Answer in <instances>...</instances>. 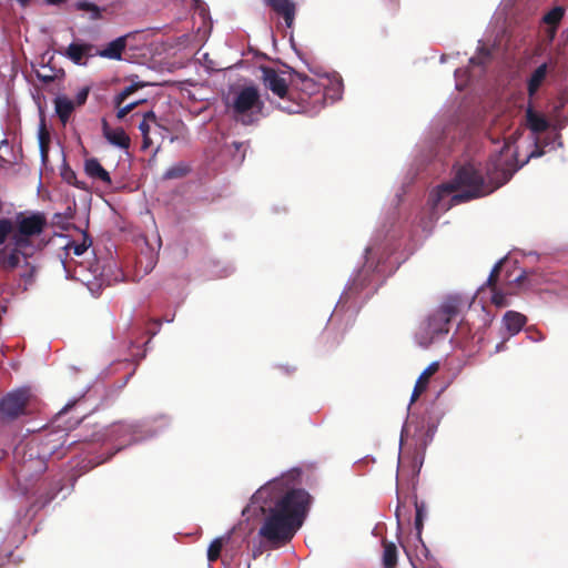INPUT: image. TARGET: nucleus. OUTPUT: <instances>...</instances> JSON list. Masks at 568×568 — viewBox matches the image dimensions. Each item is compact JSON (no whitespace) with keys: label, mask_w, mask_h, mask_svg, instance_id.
I'll return each mask as SVG.
<instances>
[{"label":"nucleus","mask_w":568,"mask_h":568,"mask_svg":"<svg viewBox=\"0 0 568 568\" xmlns=\"http://www.w3.org/2000/svg\"><path fill=\"white\" fill-rule=\"evenodd\" d=\"M561 146L562 144H503L484 166L476 160L466 162L457 170L453 182L432 191L427 207L418 217L417 227L424 235H428L440 213L452 205L493 193L530 159L550 152L557 153Z\"/></svg>","instance_id":"1"},{"label":"nucleus","mask_w":568,"mask_h":568,"mask_svg":"<svg viewBox=\"0 0 568 568\" xmlns=\"http://www.w3.org/2000/svg\"><path fill=\"white\" fill-rule=\"evenodd\" d=\"M300 483L301 470L292 468L268 480L252 497L251 507H258L264 515L258 535L275 547L293 538L308 511L311 496L296 487Z\"/></svg>","instance_id":"2"},{"label":"nucleus","mask_w":568,"mask_h":568,"mask_svg":"<svg viewBox=\"0 0 568 568\" xmlns=\"http://www.w3.org/2000/svg\"><path fill=\"white\" fill-rule=\"evenodd\" d=\"M12 242L0 250V267L6 271L20 270L26 286L34 280L37 265L33 255L40 248L34 237L40 235L47 224L43 214H18Z\"/></svg>","instance_id":"3"},{"label":"nucleus","mask_w":568,"mask_h":568,"mask_svg":"<svg viewBox=\"0 0 568 568\" xmlns=\"http://www.w3.org/2000/svg\"><path fill=\"white\" fill-rule=\"evenodd\" d=\"M390 255L389 241L386 237H382L379 234L375 235L371 241L369 245L365 250V265L358 272L352 283L347 285L343 292L338 305L343 300L348 298V294L353 291H357L359 287H364L367 284L376 283L379 281V276L384 275L386 270L384 263Z\"/></svg>","instance_id":"4"},{"label":"nucleus","mask_w":568,"mask_h":568,"mask_svg":"<svg viewBox=\"0 0 568 568\" xmlns=\"http://www.w3.org/2000/svg\"><path fill=\"white\" fill-rule=\"evenodd\" d=\"M458 313L456 301H448L430 313L420 323L416 334V343L426 348L433 343L446 337L449 332V323Z\"/></svg>","instance_id":"5"},{"label":"nucleus","mask_w":568,"mask_h":568,"mask_svg":"<svg viewBox=\"0 0 568 568\" xmlns=\"http://www.w3.org/2000/svg\"><path fill=\"white\" fill-rule=\"evenodd\" d=\"M225 105L234 120L250 125L262 115L264 102L256 87L246 85L235 91L232 98L226 100Z\"/></svg>","instance_id":"6"},{"label":"nucleus","mask_w":568,"mask_h":568,"mask_svg":"<svg viewBox=\"0 0 568 568\" xmlns=\"http://www.w3.org/2000/svg\"><path fill=\"white\" fill-rule=\"evenodd\" d=\"M139 129L143 136L142 142H153L154 139L170 140V142L175 140L168 126V120L158 118L153 111L142 113Z\"/></svg>","instance_id":"7"},{"label":"nucleus","mask_w":568,"mask_h":568,"mask_svg":"<svg viewBox=\"0 0 568 568\" xmlns=\"http://www.w3.org/2000/svg\"><path fill=\"white\" fill-rule=\"evenodd\" d=\"M290 83L293 89V100L295 99V91L298 90L301 93L298 94L300 101L295 104V106H285L290 113L300 112V109L307 103L308 98L318 93L320 85L317 82L310 78L306 74L293 72L291 74Z\"/></svg>","instance_id":"8"},{"label":"nucleus","mask_w":568,"mask_h":568,"mask_svg":"<svg viewBox=\"0 0 568 568\" xmlns=\"http://www.w3.org/2000/svg\"><path fill=\"white\" fill-rule=\"evenodd\" d=\"M29 398L28 388H19L8 393L0 400V412L2 415L9 418H16L22 414L24 406Z\"/></svg>","instance_id":"9"},{"label":"nucleus","mask_w":568,"mask_h":568,"mask_svg":"<svg viewBox=\"0 0 568 568\" xmlns=\"http://www.w3.org/2000/svg\"><path fill=\"white\" fill-rule=\"evenodd\" d=\"M263 81L267 89L281 99L293 100V89L288 88L286 79L282 78L273 68H262Z\"/></svg>","instance_id":"10"},{"label":"nucleus","mask_w":568,"mask_h":568,"mask_svg":"<svg viewBox=\"0 0 568 568\" xmlns=\"http://www.w3.org/2000/svg\"><path fill=\"white\" fill-rule=\"evenodd\" d=\"M77 273L91 292L99 291L104 284L110 283L99 261L91 264L88 270H85L83 265H80Z\"/></svg>","instance_id":"11"},{"label":"nucleus","mask_w":568,"mask_h":568,"mask_svg":"<svg viewBox=\"0 0 568 568\" xmlns=\"http://www.w3.org/2000/svg\"><path fill=\"white\" fill-rule=\"evenodd\" d=\"M143 84L140 83H132L128 87H125L121 92H119L114 97V105L116 108V118L123 119L126 114H129L131 111H133L139 104L143 102V100H135L132 102H128L130 95H132L135 91H138L140 88H142Z\"/></svg>","instance_id":"12"},{"label":"nucleus","mask_w":568,"mask_h":568,"mask_svg":"<svg viewBox=\"0 0 568 568\" xmlns=\"http://www.w3.org/2000/svg\"><path fill=\"white\" fill-rule=\"evenodd\" d=\"M503 262H504V260H500L493 267V270L487 278V283H486L487 287L481 286L477 292V294L479 296V295L485 294L486 290H489L490 302L497 307H505L509 304L508 300H507V295L504 292H501L495 287L496 278L499 274V270H500Z\"/></svg>","instance_id":"13"},{"label":"nucleus","mask_w":568,"mask_h":568,"mask_svg":"<svg viewBox=\"0 0 568 568\" xmlns=\"http://www.w3.org/2000/svg\"><path fill=\"white\" fill-rule=\"evenodd\" d=\"M114 433L119 437H129L130 443H138L149 437H152L155 433H150V423L143 424H120L115 426Z\"/></svg>","instance_id":"14"},{"label":"nucleus","mask_w":568,"mask_h":568,"mask_svg":"<svg viewBox=\"0 0 568 568\" xmlns=\"http://www.w3.org/2000/svg\"><path fill=\"white\" fill-rule=\"evenodd\" d=\"M276 14L282 16L287 28L294 23L296 6L291 0H263Z\"/></svg>","instance_id":"15"},{"label":"nucleus","mask_w":568,"mask_h":568,"mask_svg":"<svg viewBox=\"0 0 568 568\" xmlns=\"http://www.w3.org/2000/svg\"><path fill=\"white\" fill-rule=\"evenodd\" d=\"M526 324V316L519 312L507 311L501 321L503 333L508 335V338L517 335Z\"/></svg>","instance_id":"16"},{"label":"nucleus","mask_w":568,"mask_h":568,"mask_svg":"<svg viewBox=\"0 0 568 568\" xmlns=\"http://www.w3.org/2000/svg\"><path fill=\"white\" fill-rule=\"evenodd\" d=\"M84 172L85 174L95 181H100L106 185L111 184V178L109 172L100 164L94 158H87L84 160Z\"/></svg>","instance_id":"17"},{"label":"nucleus","mask_w":568,"mask_h":568,"mask_svg":"<svg viewBox=\"0 0 568 568\" xmlns=\"http://www.w3.org/2000/svg\"><path fill=\"white\" fill-rule=\"evenodd\" d=\"M94 45L91 43L72 42L65 50V57L75 64H85L84 58L91 57Z\"/></svg>","instance_id":"18"},{"label":"nucleus","mask_w":568,"mask_h":568,"mask_svg":"<svg viewBox=\"0 0 568 568\" xmlns=\"http://www.w3.org/2000/svg\"><path fill=\"white\" fill-rule=\"evenodd\" d=\"M128 36H122L111 41L103 50L99 51V55L112 60L121 59L122 52L126 47Z\"/></svg>","instance_id":"19"},{"label":"nucleus","mask_w":568,"mask_h":568,"mask_svg":"<svg viewBox=\"0 0 568 568\" xmlns=\"http://www.w3.org/2000/svg\"><path fill=\"white\" fill-rule=\"evenodd\" d=\"M74 108V102L65 95L57 97L54 99L55 113L63 124L70 120Z\"/></svg>","instance_id":"20"},{"label":"nucleus","mask_w":568,"mask_h":568,"mask_svg":"<svg viewBox=\"0 0 568 568\" xmlns=\"http://www.w3.org/2000/svg\"><path fill=\"white\" fill-rule=\"evenodd\" d=\"M547 63L540 64L530 75L527 81V92L529 98L535 97L542 82L547 77Z\"/></svg>","instance_id":"21"},{"label":"nucleus","mask_w":568,"mask_h":568,"mask_svg":"<svg viewBox=\"0 0 568 568\" xmlns=\"http://www.w3.org/2000/svg\"><path fill=\"white\" fill-rule=\"evenodd\" d=\"M526 120L528 128L535 133L545 132L549 126L546 118L535 112L531 105H529L526 110Z\"/></svg>","instance_id":"22"},{"label":"nucleus","mask_w":568,"mask_h":568,"mask_svg":"<svg viewBox=\"0 0 568 568\" xmlns=\"http://www.w3.org/2000/svg\"><path fill=\"white\" fill-rule=\"evenodd\" d=\"M21 158V144H0V161L14 164Z\"/></svg>","instance_id":"23"},{"label":"nucleus","mask_w":568,"mask_h":568,"mask_svg":"<svg viewBox=\"0 0 568 568\" xmlns=\"http://www.w3.org/2000/svg\"><path fill=\"white\" fill-rule=\"evenodd\" d=\"M564 16L565 9L562 7H555L544 16L542 22L551 27V38H555Z\"/></svg>","instance_id":"24"},{"label":"nucleus","mask_w":568,"mask_h":568,"mask_svg":"<svg viewBox=\"0 0 568 568\" xmlns=\"http://www.w3.org/2000/svg\"><path fill=\"white\" fill-rule=\"evenodd\" d=\"M231 539V532H227L224 536L216 537L212 540L207 548V560L209 562L215 561L220 555L223 546L227 544Z\"/></svg>","instance_id":"25"},{"label":"nucleus","mask_w":568,"mask_h":568,"mask_svg":"<svg viewBox=\"0 0 568 568\" xmlns=\"http://www.w3.org/2000/svg\"><path fill=\"white\" fill-rule=\"evenodd\" d=\"M102 128L108 142H130V138L126 135L123 129L111 130L105 120L102 122Z\"/></svg>","instance_id":"26"},{"label":"nucleus","mask_w":568,"mask_h":568,"mask_svg":"<svg viewBox=\"0 0 568 568\" xmlns=\"http://www.w3.org/2000/svg\"><path fill=\"white\" fill-rule=\"evenodd\" d=\"M383 564L385 568H394L397 564V548L393 542H384Z\"/></svg>","instance_id":"27"},{"label":"nucleus","mask_w":568,"mask_h":568,"mask_svg":"<svg viewBox=\"0 0 568 568\" xmlns=\"http://www.w3.org/2000/svg\"><path fill=\"white\" fill-rule=\"evenodd\" d=\"M74 8L79 11L89 12L92 20H98L101 18V9L93 2L85 0L78 1L74 3Z\"/></svg>","instance_id":"28"},{"label":"nucleus","mask_w":568,"mask_h":568,"mask_svg":"<svg viewBox=\"0 0 568 568\" xmlns=\"http://www.w3.org/2000/svg\"><path fill=\"white\" fill-rule=\"evenodd\" d=\"M187 172H189V166L185 165L184 163L180 162V163L174 164L171 168H169L164 172L163 179L164 180L180 179V178H183L184 175H186Z\"/></svg>","instance_id":"29"},{"label":"nucleus","mask_w":568,"mask_h":568,"mask_svg":"<svg viewBox=\"0 0 568 568\" xmlns=\"http://www.w3.org/2000/svg\"><path fill=\"white\" fill-rule=\"evenodd\" d=\"M16 224L9 219H0V245H2L9 236H13Z\"/></svg>","instance_id":"30"},{"label":"nucleus","mask_w":568,"mask_h":568,"mask_svg":"<svg viewBox=\"0 0 568 568\" xmlns=\"http://www.w3.org/2000/svg\"><path fill=\"white\" fill-rule=\"evenodd\" d=\"M438 369L436 362L429 364L417 379V387L426 388L428 378Z\"/></svg>","instance_id":"31"},{"label":"nucleus","mask_w":568,"mask_h":568,"mask_svg":"<svg viewBox=\"0 0 568 568\" xmlns=\"http://www.w3.org/2000/svg\"><path fill=\"white\" fill-rule=\"evenodd\" d=\"M90 244L87 243V240H83L82 243H75L71 242L68 243L64 248L67 251V254H73L75 256H81L89 247Z\"/></svg>","instance_id":"32"},{"label":"nucleus","mask_w":568,"mask_h":568,"mask_svg":"<svg viewBox=\"0 0 568 568\" xmlns=\"http://www.w3.org/2000/svg\"><path fill=\"white\" fill-rule=\"evenodd\" d=\"M491 58L490 51L486 48H481L476 57L470 58L469 63L471 65H486Z\"/></svg>","instance_id":"33"},{"label":"nucleus","mask_w":568,"mask_h":568,"mask_svg":"<svg viewBox=\"0 0 568 568\" xmlns=\"http://www.w3.org/2000/svg\"><path fill=\"white\" fill-rule=\"evenodd\" d=\"M62 178L69 184L75 185L77 187L82 189V190L85 189L84 183L83 182H79L77 180L75 173L72 170H70V169H64L62 171Z\"/></svg>","instance_id":"34"},{"label":"nucleus","mask_w":568,"mask_h":568,"mask_svg":"<svg viewBox=\"0 0 568 568\" xmlns=\"http://www.w3.org/2000/svg\"><path fill=\"white\" fill-rule=\"evenodd\" d=\"M90 91H91V87L90 85H83L82 88H80L79 91L77 92L75 99L73 101L74 105L75 106L83 105L87 102V100H88Z\"/></svg>","instance_id":"35"},{"label":"nucleus","mask_w":568,"mask_h":568,"mask_svg":"<svg viewBox=\"0 0 568 568\" xmlns=\"http://www.w3.org/2000/svg\"><path fill=\"white\" fill-rule=\"evenodd\" d=\"M243 144H239V143H235V144H225V152L227 153H232V152H236L239 153V156L237 158H234V164L237 165L240 164L243 159H244V152H242L241 148H242Z\"/></svg>","instance_id":"36"},{"label":"nucleus","mask_w":568,"mask_h":568,"mask_svg":"<svg viewBox=\"0 0 568 568\" xmlns=\"http://www.w3.org/2000/svg\"><path fill=\"white\" fill-rule=\"evenodd\" d=\"M419 520H420V510L417 509V517H416V525H417V528L419 529ZM418 541L420 542V554H423L425 556V558L428 557L429 555V551L428 549L426 548V546L424 545L422 538H420V531L418 530Z\"/></svg>","instance_id":"37"},{"label":"nucleus","mask_w":568,"mask_h":568,"mask_svg":"<svg viewBox=\"0 0 568 568\" xmlns=\"http://www.w3.org/2000/svg\"><path fill=\"white\" fill-rule=\"evenodd\" d=\"M39 142H50L49 132L45 130L44 126H42L39 132Z\"/></svg>","instance_id":"38"},{"label":"nucleus","mask_w":568,"mask_h":568,"mask_svg":"<svg viewBox=\"0 0 568 568\" xmlns=\"http://www.w3.org/2000/svg\"><path fill=\"white\" fill-rule=\"evenodd\" d=\"M37 75L44 83H50L54 80V75L41 74L40 72H38Z\"/></svg>","instance_id":"39"},{"label":"nucleus","mask_w":568,"mask_h":568,"mask_svg":"<svg viewBox=\"0 0 568 568\" xmlns=\"http://www.w3.org/2000/svg\"><path fill=\"white\" fill-rule=\"evenodd\" d=\"M425 388H422V387H417V384L415 385V388L413 390V394H412V398H410V402H414L418 396L419 394L424 390Z\"/></svg>","instance_id":"40"},{"label":"nucleus","mask_w":568,"mask_h":568,"mask_svg":"<svg viewBox=\"0 0 568 568\" xmlns=\"http://www.w3.org/2000/svg\"><path fill=\"white\" fill-rule=\"evenodd\" d=\"M49 145L50 144H44V143L39 144L40 153L42 156H44L47 154Z\"/></svg>","instance_id":"41"},{"label":"nucleus","mask_w":568,"mask_h":568,"mask_svg":"<svg viewBox=\"0 0 568 568\" xmlns=\"http://www.w3.org/2000/svg\"><path fill=\"white\" fill-rule=\"evenodd\" d=\"M528 338L531 339L532 342H539L544 339V336L540 333H538L537 335H529Z\"/></svg>","instance_id":"42"},{"label":"nucleus","mask_w":568,"mask_h":568,"mask_svg":"<svg viewBox=\"0 0 568 568\" xmlns=\"http://www.w3.org/2000/svg\"><path fill=\"white\" fill-rule=\"evenodd\" d=\"M525 278H526V272L523 271L518 276H516L515 282L520 284Z\"/></svg>","instance_id":"43"},{"label":"nucleus","mask_w":568,"mask_h":568,"mask_svg":"<svg viewBox=\"0 0 568 568\" xmlns=\"http://www.w3.org/2000/svg\"><path fill=\"white\" fill-rule=\"evenodd\" d=\"M504 345H505V341H503L499 344H497L495 352L499 353V352L504 351Z\"/></svg>","instance_id":"44"},{"label":"nucleus","mask_w":568,"mask_h":568,"mask_svg":"<svg viewBox=\"0 0 568 568\" xmlns=\"http://www.w3.org/2000/svg\"><path fill=\"white\" fill-rule=\"evenodd\" d=\"M45 1H47V3H49V4H54V6H57V4H61V3H63L65 0H45Z\"/></svg>","instance_id":"45"},{"label":"nucleus","mask_w":568,"mask_h":568,"mask_svg":"<svg viewBox=\"0 0 568 568\" xmlns=\"http://www.w3.org/2000/svg\"><path fill=\"white\" fill-rule=\"evenodd\" d=\"M435 434V428H432L427 432L428 439L432 440Z\"/></svg>","instance_id":"46"},{"label":"nucleus","mask_w":568,"mask_h":568,"mask_svg":"<svg viewBox=\"0 0 568 568\" xmlns=\"http://www.w3.org/2000/svg\"><path fill=\"white\" fill-rule=\"evenodd\" d=\"M160 419L162 420V427L166 426L168 425V419L165 417H160Z\"/></svg>","instance_id":"47"},{"label":"nucleus","mask_w":568,"mask_h":568,"mask_svg":"<svg viewBox=\"0 0 568 568\" xmlns=\"http://www.w3.org/2000/svg\"><path fill=\"white\" fill-rule=\"evenodd\" d=\"M547 32H548V38H549V40H550V41H552V40H554V38H551V27H549V29H548V31H547Z\"/></svg>","instance_id":"48"},{"label":"nucleus","mask_w":568,"mask_h":568,"mask_svg":"<svg viewBox=\"0 0 568 568\" xmlns=\"http://www.w3.org/2000/svg\"><path fill=\"white\" fill-rule=\"evenodd\" d=\"M116 145L120 148H123V149H128L130 146V144H125V143L116 144Z\"/></svg>","instance_id":"49"},{"label":"nucleus","mask_w":568,"mask_h":568,"mask_svg":"<svg viewBox=\"0 0 568 568\" xmlns=\"http://www.w3.org/2000/svg\"><path fill=\"white\" fill-rule=\"evenodd\" d=\"M21 4H27L30 0H18Z\"/></svg>","instance_id":"50"},{"label":"nucleus","mask_w":568,"mask_h":568,"mask_svg":"<svg viewBox=\"0 0 568 568\" xmlns=\"http://www.w3.org/2000/svg\"><path fill=\"white\" fill-rule=\"evenodd\" d=\"M149 145H150V144L144 143V144H143V149H146Z\"/></svg>","instance_id":"51"}]
</instances>
